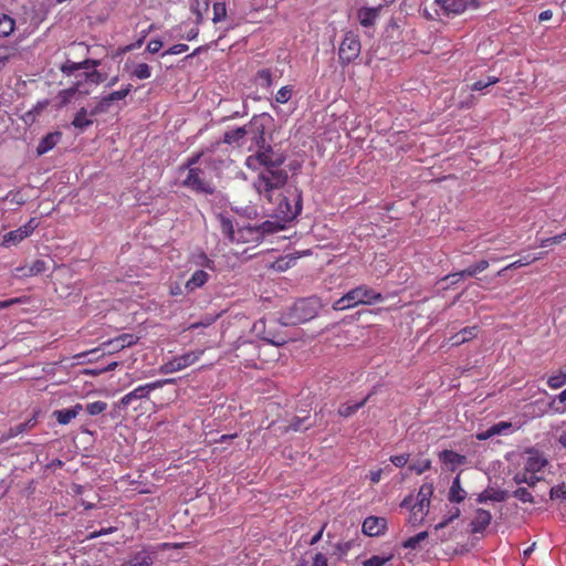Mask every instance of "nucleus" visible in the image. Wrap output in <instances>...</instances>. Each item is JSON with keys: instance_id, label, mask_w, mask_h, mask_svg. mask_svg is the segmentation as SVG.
<instances>
[{"instance_id": "obj_1", "label": "nucleus", "mask_w": 566, "mask_h": 566, "mask_svg": "<svg viewBox=\"0 0 566 566\" xmlns=\"http://www.w3.org/2000/svg\"><path fill=\"white\" fill-rule=\"evenodd\" d=\"M285 155L275 151L271 146L259 149L245 160V166L258 176L253 180V188L262 200L273 203V196L282 190L289 179V174L282 168L285 163Z\"/></svg>"}, {"instance_id": "obj_2", "label": "nucleus", "mask_w": 566, "mask_h": 566, "mask_svg": "<svg viewBox=\"0 0 566 566\" xmlns=\"http://www.w3.org/2000/svg\"><path fill=\"white\" fill-rule=\"evenodd\" d=\"M222 163L221 158L213 156L209 150L192 154L179 166V171H186L181 186L196 193L212 195L214 186L210 171L218 170Z\"/></svg>"}, {"instance_id": "obj_3", "label": "nucleus", "mask_w": 566, "mask_h": 566, "mask_svg": "<svg viewBox=\"0 0 566 566\" xmlns=\"http://www.w3.org/2000/svg\"><path fill=\"white\" fill-rule=\"evenodd\" d=\"M384 301L381 293L375 291L368 285L361 284L344 294L333 303V310L344 311L357 305H373Z\"/></svg>"}, {"instance_id": "obj_4", "label": "nucleus", "mask_w": 566, "mask_h": 566, "mask_svg": "<svg viewBox=\"0 0 566 566\" xmlns=\"http://www.w3.org/2000/svg\"><path fill=\"white\" fill-rule=\"evenodd\" d=\"M281 191L273 196V199H280L273 213L275 218L286 223L294 220L302 211V191L296 187L287 189L285 195H282Z\"/></svg>"}, {"instance_id": "obj_5", "label": "nucleus", "mask_w": 566, "mask_h": 566, "mask_svg": "<svg viewBox=\"0 0 566 566\" xmlns=\"http://www.w3.org/2000/svg\"><path fill=\"white\" fill-rule=\"evenodd\" d=\"M433 484L423 483L417 494V501L411 505V497L401 502V507H410L409 523L413 526L421 524L428 514L430 500L433 494Z\"/></svg>"}, {"instance_id": "obj_6", "label": "nucleus", "mask_w": 566, "mask_h": 566, "mask_svg": "<svg viewBox=\"0 0 566 566\" xmlns=\"http://www.w3.org/2000/svg\"><path fill=\"white\" fill-rule=\"evenodd\" d=\"M432 14L428 9L423 10V15L429 20H436L441 15L451 17L463 13L467 9H476L478 0H434Z\"/></svg>"}, {"instance_id": "obj_7", "label": "nucleus", "mask_w": 566, "mask_h": 566, "mask_svg": "<svg viewBox=\"0 0 566 566\" xmlns=\"http://www.w3.org/2000/svg\"><path fill=\"white\" fill-rule=\"evenodd\" d=\"M81 76L82 78L77 80L71 87L62 91L64 102H67L75 94L88 95L92 85H98L105 80V76L96 70L85 72Z\"/></svg>"}, {"instance_id": "obj_8", "label": "nucleus", "mask_w": 566, "mask_h": 566, "mask_svg": "<svg viewBox=\"0 0 566 566\" xmlns=\"http://www.w3.org/2000/svg\"><path fill=\"white\" fill-rule=\"evenodd\" d=\"M361 52V43L358 34L348 31L342 40L338 48V60L342 66H346L354 62Z\"/></svg>"}, {"instance_id": "obj_9", "label": "nucleus", "mask_w": 566, "mask_h": 566, "mask_svg": "<svg viewBox=\"0 0 566 566\" xmlns=\"http://www.w3.org/2000/svg\"><path fill=\"white\" fill-rule=\"evenodd\" d=\"M174 379H159L154 382H148L142 386H138L134 390L129 391L128 394L124 395L120 398V405L124 407L129 406L134 400L147 398L148 395L157 389L163 387L166 384H172Z\"/></svg>"}, {"instance_id": "obj_10", "label": "nucleus", "mask_w": 566, "mask_h": 566, "mask_svg": "<svg viewBox=\"0 0 566 566\" xmlns=\"http://www.w3.org/2000/svg\"><path fill=\"white\" fill-rule=\"evenodd\" d=\"M292 313L293 324L307 322L316 316L315 302L308 298L300 300L294 304Z\"/></svg>"}, {"instance_id": "obj_11", "label": "nucleus", "mask_w": 566, "mask_h": 566, "mask_svg": "<svg viewBox=\"0 0 566 566\" xmlns=\"http://www.w3.org/2000/svg\"><path fill=\"white\" fill-rule=\"evenodd\" d=\"M155 555L156 551L153 547H144L142 551L132 555L122 566H151Z\"/></svg>"}, {"instance_id": "obj_12", "label": "nucleus", "mask_w": 566, "mask_h": 566, "mask_svg": "<svg viewBox=\"0 0 566 566\" xmlns=\"http://www.w3.org/2000/svg\"><path fill=\"white\" fill-rule=\"evenodd\" d=\"M387 528V520L385 517L368 516L363 522V533L368 536H379Z\"/></svg>"}, {"instance_id": "obj_13", "label": "nucleus", "mask_w": 566, "mask_h": 566, "mask_svg": "<svg viewBox=\"0 0 566 566\" xmlns=\"http://www.w3.org/2000/svg\"><path fill=\"white\" fill-rule=\"evenodd\" d=\"M440 462L447 467L448 470L454 471L458 467L467 463V457L452 450H442L438 453Z\"/></svg>"}, {"instance_id": "obj_14", "label": "nucleus", "mask_w": 566, "mask_h": 566, "mask_svg": "<svg viewBox=\"0 0 566 566\" xmlns=\"http://www.w3.org/2000/svg\"><path fill=\"white\" fill-rule=\"evenodd\" d=\"M211 279L210 271H206L203 269H197L189 280L185 284V289L188 293H192L201 287H203L208 281Z\"/></svg>"}, {"instance_id": "obj_15", "label": "nucleus", "mask_w": 566, "mask_h": 566, "mask_svg": "<svg viewBox=\"0 0 566 566\" xmlns=\"http://www.w3.org/2000/svg\"><path fill=\"white\" fill-rule=\"evenodd\" d=\"M528 457L524 463V469L532 474L536 475L547 464L546 459L537 451H528Z\"/></svg>"}, {"instance_id": "obj_16", "label": "nucleus", "mask_w": 566, "mask_h": 566, "mask_svg": "<svg viewBox=\"0 0 566 566\" xmlns=\"http://www.w3.org/2000/svg\"><path fill=\"white\" fill-rule=\"evenodd\" d=\"M62 138V133L56 130L46 134L39 143L36 147L38 156H42L52 150Z\"/></svg>"}, {"instance_id": "obj_17", "label": "nucleus", "mask_w": 566, "mask_h": 566, "mask_svg": "<svg viewBox=\"0 0 566 566\" xmlns=\"http://www.w3.org/2000/svg\"><path fill=\"white\" fill-rule=\"evenodd\" d=\"M478 332H479V327L476 325L464 327L460 332L452 335L449 338V343L451 346L462 345V344L475 338L478 335Z\"/></svg>"}, {"instance_id": "obj_18", "label": "nucleus", "mask_w": 566, "mask_h": 566, "mask_svg": "<svg viewBox=\"0 0 566 566\" xmlns=\"http://www.w3.org/2000/svg\"><path fill=\"white\" fill-rule=\"evenodd\" d=\"M380 7L379 8H368L363 7L357 11V18L359 23L365 27H373L379 17Z\"/></svg>"}, {"instance_id": "obj_19", "label": "nucleus", "mask_w": 566, "mask_h": 566, "mask_svg": "<svg viewBox=\"0 0 566 566\" xmlns=\"http://www.w3.org/2000/svg\"><path fill=\"white\" fill-rule=\"evenodd\" d=\"M492 515L490 511L484 509H479L475 512L474 518L472 520V531L474 533L483 532L491 523Z\"/></svg>"}, {"instance_id": "obj_20", "label": "nucleus", "mask_w": 566, "mask_h": 566, "mask_svg": "<svg viewBox=\"0 0 566 566\" xmlns=\"http://www.w3.org/2000/svg\"><path fill=\"white\" fill-rule=\"evenodd\" d=\"M489 266H490V261H489V260L483 259V260H480V261H479V262H476L475 264L470 265V266H468L467 269H464V270H462V271H460V272H457V273H452V274H448V275H446V279L455 277V276H460V277H464V276L473 277V276H475L478 273L485 271Z\"/></svg>"}, {"instance_id": "obj_21", "label": "nucleus", "mask_w": 566, "mask_h": 566, "mask_svg": "<svg viewBox=\"0 0 566 566\" xmlns=\"http://www.w3.org/2000/svg\"><path fill=\"white\" fill-rule=\"evenodd\" d=\"M48 270L46 262L42 259H36L30 266H19L15 269L17 273L21 276L39 275Z\"/></svg>"}, {"instance_id": "obj_22", "label": "nucleus", "mask_w": 566, "mask_h": 566, "mask_svg": "<svg viewBox=\"0 0 566 566\" xmlns=\"http://www.w3.org/2000/svg\"><path fill=\"white\" fill-rule=\"evenodd\" d=\"M210 0H191L190 10L196 15V24L200 25L205 21V15L209 11Z\"/></svg>"}, {"instance_id": "obj_23", "label": "nucleus", "mask_w": 566, "mask_h": 566, "mask_svg": "<svg viewBox=\"0 0 566 566\" xmlns=\"http://www.w3.org/2000/svg\"><path fill=\"white\" fill-rule=\"evenodd\" d=\"M191 263H193L199 269L210 271L211 273L216 272L217 270L216 262L203 251L195 253L191 258Z\"/></svg>"}, {"instance_id": "obj_24", "label": "nucleus", "mask_w": 566, "mask_h": 566, "mask_svg": "<svg viewBox=\"0 0 566 566\" xmlns=\"http://www.w3.org/2000/svg\"><path fill=\"white\" fill-rule=\"evenodd\" d=\"M467 492L461 486L460 474H458L450 486L448 499L452 503H461L465 500Z\"/></svg>"}, {"instance_id": "obj_25", "label": "nucleus", "mask_w": 566, "mask_h": 566, "mask_svg": "<svg viewBox=\"0 0 566 566\" xmlns=\"http://www.w3.org/2000/svg\"><path fill=\"white\" fill-rule=\"evenodd\" d=\"M82 409V405L76 403L73 408L54 411V417L60 424H67L78 415Z\"/></svg>"}, {"instance_id": "obj_26", "label": "nucleus", "mask_w": 566, "mask_h": 566, "mask_svg": "<svg viewBox=\"0 0 566 566\" xmlns=\"http://www.w3.org/2000/svg\"><path fill=\"white\" fill-rule=\"evenodd\" d=\"M72 125L80 130H84L92 126L93 119L90 116V112L85 107H81L75 114Z\"/></svg>"}, {"instance_id": "obj_27", "label": "nucleus", "mask_w": 566, "mask_h": 566, "mask_svg": "<svg viewBox=\"0 0 566 566\" xmlns=\"http://www.w3.org/2000/svg\"><path fill=\"white\" fill-rule=\"evenodd\" d=\"M248 134V128L245 126L238 127L235 129L227 130L223 135V142L226 144L232 145L235 144L240 146L242 144V139Z\"/></svg>"}, {"instance_id": "obj_28", "label": "nucleus", "mask_w": 566, "mask_h": 566, "mask_svg": "<svg viewBox=\"0 0 566 566\" xmlns=\"http://www.w3.org/2000/svg\"><path fill=\"white\" fill-rule=\"evenodd\" d=\"M101 349L103 350V355H105V354L113 355L115 353L123 350L124 348L120 346L119 342L115 337L113 339L104 342L101 345V348H94V349L85 353L84 355H95Z\"/></svg>"}, {"instance_id": "obj_29", "label": "nucleus", "mask_w": 566, "mask_h": 566, "mask_svg": "<svg viewBox=\"0 0 566 566\" xmlns=\"http://www.w3.org/2000/svg\"><path fill=\"white\" fill-rule=\"evenodd\" d=\"M543 254L544 253H539L538 255L536 256H533L531 258L530 255L523 258V259H518L510 264H507L506 266L502 268L501 270L497 271L496 275L497 276H502L504 275V273L507 271V270H514V269H518V268H522V266H525V265H528L539 259L543 258Z\"/></svg>"}, {"instance_id": "obj_30", "label": "nucleus", "mask_w": 566, "mask_h": 566, "mask_svg": "<svg viewBox=\"0 0 566 566\" xmlns=\"http://www.w3.org/2000/svg\"><path fill=\"white\" fill-rule=\"evenodd\" d=\"M370 397L371 394L367 395L361 401L354 405L343 403L342 406H339L337 410L338 415L343 418H348L353 416L367 403Z\"/></svg>"}, {"instance_id": "obj_31", "label": "nucleus", "mask_w": 566, "mask_h": 566, "mask_svg": "<svg viewBox=\"0 0 566 566\" xmlns=\"http://www.w3.org/2000/svg\"><path fill=\"white\" fill-rule=\"evenodd\" d=\"M507 497V492L504 490H491V491H484L481 493L478 497V501L480 503L485 501H493V502H503Z\"/></svg>"}, {"instance_id": "obj_32", "label": "nucleus", "mask_w": 566, "mask_h": 566, "mask_svg": "<svg viewBox=\"0 0 566 566\" xmlns=\"http://www.w3.org/2000/svg\"><path fill=\"white\" fill-rule=\"evenodd\" d=\"M14 28V20L6 13H0V38H7L12 34Z\"/></svg>"}, {"instance_id": "obj_33", "label": "nucleus", "mask_w": 566, "mask_h": 566, "mask_svg": "<svg viewBox=\"0 0 566 566\" xmlns=\"http://www.w3.org/2000/svg\"><path fill=\"white\" fill-rule=\"evenodd\" d=\"M284 228H285V222H283L281 219H277V218L274 221L266 220L259 226V230L263 234L275 233V232H279L280 230H283Z\"/></svg>"}, {"instance_id": "obj_34", "label": "nucleus", "mask_w": 566, "mask_h": 566, "mask_svg": "<svg viewBox=\"0 0 566 566\" xmlns=\"http://www.w3.org/2000/svg\"><path fill=\"white\" fill-rule=\"evenodd\" d=\"M513 480L516 484L525 483L530 486H535L536 483L541 480V478L532 474L531 472L524 469L522 472H517L514 475Z\"/></svg>"}, {"instance_id": "obj_35", "label": "nucleus", "mask_w": 566, "mask_h": 566, "mask_svg": "<svg viewBox=\"0 0 566 566\" xmlns=\"http://www.w3.org/2000/svg\"><path fill=\"white\" fill-rule=\"evenodd\" d=\"M203 353H205L203 349H199L196 352L185 353L180 356H177V358H178V361L180 363V366L182 367V369H185L186 367L195 364L203 355Z\"/></svg>"}, {"instance_id": "obj_36", "label": "nucleus", "mask_w": 566, "mask_h": 566, "mask_svg": "<svg viewBox=\"0 0 566 566\" xmlns=\"http://www.w3.org/2000/svg\"><path fill=\"white\" fill-rule=\"evenodd\" d=\"M111 106H112V102L108 99L107 95H105V96L101 97V99L90 111V116L95 117L97 115L108 113Z\"/></svg>"}, {"instance_id": "obj_37", "label": "nucleus", "mask_w": 566, "mask_h": 566, "mask_svg": "<svg viewBox=\"0 0 566 566\" xmlns=\"http://www.w3.org/2000/svg\"><path fill=\"white\" fill-rule=\"evenodd\" d=\"M307 419H308V417H303V418H301V417H294V418L291 420L290 424H289V426H286V427H284V429H283V431H282V432H283V433H286V432H289V431H295V432H297V431L307 430V429L312 426V424H310V423H308V424H306V426L304 424V422H305Z\"/></svg>"}, {"instance_id": "obj_38", "label": "nucleus", "mask_w": 566, "mask_h": 566, "mask_svg": "<svg viewBox=\"0 0 566 566\" xmlns=\"http://www.w3.org/2000/svg\"><path fill=\"white\" fill-rule=\"evenodd\" d=\"M35 424H36V419H35V417H32L31 419H29L28 421H25L23 423H19V424L11 427L9 430V437H17V436L32 429Z\"/></svg>"}, {"instance_id": "obj_39", "label": "nucleus", "mask_w": 566, "mask_h": 566, "mask_svg": "<svg viewBox=\"0 0 566 566\" xmlns=\"http://www.w3.org/2000/svg\"><path fill=\"white\" fill-rule=\"evenodd\" d=\"M132 76L138 80H147L151 76V69L147 63H138L134 66Z\"/></svg>"}, {"instance_id": "obj_40", "label": "nucleus", "mask_w": 566, "mask_h": 566, "mask_svg": "<svg viewBox=\"0 0 566 566\" xmlns=\"http://www.w3.org/2000/svg\"><path fill=\"white\" fill-rule=\"evenodd\" d=\"M49 99L38 102L32 109L25 113L24 120L28 122L30 119L31 122H34L35 117L39 116L49 106Z\"/></svg>"}, {"instance_id": "obj_41", "label": "nucleus", "mask_w": 566, "mask_h": 566, "mask_svg": "<svg viewBox=\"0 0 566 566\" xmlns=\"http://www.w3.org/2000/svg\"><path fill=\"white\" fill-rule=\"evenodd\" d=\"M212 9H213L212 22L214 24L226 20L227 6L224 2H214L212 6Z\"/></svg>"}, {"instance_id": "obj_42", "label": "nucleus", "mask_w": 566, "mask_h": 566, "mask_svg": "<svg viewBox=\"0 0 566 566\" xmlns=\"http://www.w3.org/2000/svg\"><path fill=\"white\" fill-rule=\"evenodd\" d=\"M24 239L25 237L23 235L22 231L18 228L15 230L9 231L3 235V244H18Z\"/></svg>"}, {"instance_id": "obj_43", "label": "nucleus", "mask_w": 566, "mask_h": 566, "mask_svg": "<svg viewBox=\"0 0 566 566\" xmlns=\"http://www.w3.org/2000/svg\"><path fill=\"white\" fill-rule=\"evenodd\" d=\"M429 536V533L427 531L420 532L415 536L409 537L402 543V546L405 548L415 549L420 542L426 539Z\"/></svg>"}, {"instance_id": "obj_44", "label": "nucleus", "mask_w": 566, "mask_h": 566, "mask_svg": "<svg viewBox=\"0 0 566 566\" xmlns=\"http://www.w3.org/2000/svg\"><path fill=\"white\" fill-rule=\"evenodd\" d=\"M132 88H133V85L127 84L124 87H122L120 90L114 91V92L107 94V97L113 104L114 102L122 101V99L126 98L127 95L132 92Z\"/></svg>"}, {"instance_id": "obj_45", "label": "nucleus", "mask_w": 566, "mask_h": 566, "mask_svg": "<svg viewBox=\"0 0 566 566\" xmlns=\"http://www.w3.org/2000/svg\"><path fill=\"white\" fill-rule=\"evenodd\" d=\"M292 94H293L292 85L283 86L276 92L275 102H277L280 104H285L291 99Z\"/></svg>"}, {"instance_id": "obj_46", "label": "nucleus", "mask_w": 566, "mask_h": 566, "mask_svg": "<svg viewBox=\"0 0 566 566\" xmlns=\"http://www.w3.org/2000/svg\"><path fill=\"white\" fill-rule=\"evenodd\" d=\"M547 385L552 389L562 388L566 385V373L559 371L557 375H553L547 379Z\"/></svg>"}, {"instance_id": "obj_47", "label": "nucleus", "mask_w": 566, "mask_h": 566, "mask_svg": "<svg viewBox=\"0 0 566 566\" xmlns=\"http://www.w3.org/2000/svg\"><path fill=\"white\" fill-rule=\"evenodd\" d=\"M256 81L262 87H270L272 85V73L269 69H262L256 73Z\"/></svg>"}, {"instance_id": "obj_48", "label": "nucleus", "mask_w": 566, "mask_h": 566, "mask_svg": "<svg viewBox=\"0 0 566 566\" xmlns=\"http://www.w3.org/2000/svg\"><path fill=\"white\" fill-rule=\"evenodd\" d=\"M106 408H107V403L105 401L97 400V401L87 403L85 407V410L91 416H97V415L104 412L106 410Z\"/></svg>"}, {"instance_id": "obj_49", "label": "nucleus", "mask_w": 566, "mask_h": 566, "mask_svg": "<svg viewBox=\"0 0 566 566\" xmlns=\"http://www.w3.org/2000/svg\"><path fill=\"white\" fill-rule=\"evenodd\" d=\"M221 231L230 240L234 241V229L233 223L230 219L221 217Z\"/></svg>"}, {"instance_id": "obj_50", "label": "nucleus", "mask_w": 566, "mask_h": 566, "mask_svg": "<svg viewBox=\"0 0 566 566\" xmlns=\"http://www.w3.org/2000/svg\"><path fill=\"white\" fill-rule=\"evenodd\" d=\"M179 370H182V367L180 366L177 356L168 360L160 367V373L163 374H171Z\"/></svg>"}, {"instance_id": "obj_51", "label": "nucleus", "mask_w": 566, "mask_h": 566, "mask_svg": "<svg viewBox=\"0 0 566 566\" xmlns=\"http://www.w3.org/2000/svg\"><path fill=\"white\" fill-rule=\"evenodd\" d=\"M513 496L523 503H534L532 493L526 488H518L513 492Z\"/></svg>"}, {"instance_id": "obj_52", "label": "nucleus", "mask_w": 566, "mask_h": 566, "mask_svg": "<svg viewBox=\"0 0 566 566\" xmlns=\"http://www.w3.org/2000/svg\"><path fill=\"white\" fill-rule=\"evenodd\" d=\"M116 339L119 342V344L123 348H126V347H130V346L137 344L139 337L135 336L133 334L125 333V334L117 336Z\"/></svg>"}, {"instance_id": "obj_53", "label": "nucleus", "mask_w": 566, "mask_h": 566, "mask_svg": "<svg viewBox=\"0 0 566 566\" xmlns=\"http://www.w3.org/2000/svg\"><path fill=\"white\" fill-rule=\"evenodd\" d=\"M39 227V221L36 218H31L25 224L21 226L19 229L22 231L25 238L30 237L33 231Z\"/></svg>"}, {"instance_id": "obj_54", "label": "nucleus", "mask_w": 566, "mask_h": 566, "mask_svg": "<svg viewBox=\"0 0 566 566\" xmlns=\"http://www.w3.org/2000/svg\"><path fill=\"white\" fill-rule=\"evenodd\" d=\"M511 428H512L511 422L501 421L491 427V434H493V436L503 434V433H506Z\"/></svg>"}, {"instance_id": "obj_55", "label": "nucleus", "mask_w": 566, "mask_h": 566, "mask_svg": "<svg viewBox=\"0 0 566 566\" xmlns=\"http://www.w3.org/2000/svg\"><path fill=\"white\" fill-rule=\"evenodd\" d=\"M564 240H566V230L557 235L541 240L539 245L545 248L552 244H558Z\"/></svg>"}, {"instance_id": "obj_56", "label": "nucleus", "mask_w": 566, "mask_h": 566, "mask_svg": "<svg viewBox=\"0 0 566 566\" xmlns=\"http://www.w3.org/2000/svg\"><path fill=\"white\" fill-rule=\"evenodd\" d=\"M430 467H431V461L427 459L421 462L410 464L409 470L412 472H416L417 474H422L423 472L429 470Z\"/></svg>"}, {"instance_id": "obj_57", "label": "nucleus", "mask_w": 566, "mask_h": 566, "mask_svg": "<svg viewBox=\"0 0 566 566\" xmlns=\"http://www.w3.org/2000/svg\"><path fill=\"white\" fill-rule=\"evenodd\" d=\"M390 558H391V556L381 557V556L374 555L370 558L366 559L363 563V566H384Z\"/></svg>"}, {"instance_id": "obj_58", "label": "nucleus", "mask_w": 566, "mask_h": 566, "mask_svg": "<svg viewBox=\"0 0 566 566\" xmlns=\"http://www.w3.org/2000/svg\"><path fill=\"white\" fill-rule=\"evenodd\" d=\"M78 70H82V64L81 63H76V62H73V61H70L67 60L62 66H61V71L66 74V75H71L73 74L75 71H78Z\"/></svg>"}, {"instance_id": "obj_59", "label": "nucleus", "mask_w": 566, "mask_h": 566, "mask_svg": "<svg viewBox=\"0 0 566 566\" xmlns=\"http://www.w3.org/2000/svg\"><path fill=\"white\" fill-rule=\"evenodd\" d=\"M189 49V46L187 44H184V43H178V44H175L172 46H170L168 50H166L164 53H163V56L164 55H177V54H181L184 52H187Z\"/></svg>"}, {"instance_id": "obj_60", "label": "nucleus", "mask_w": 566, "mask_h": 566, "mask_svg": "<svg viewBox=\"0 0 566 566\" xmlns=\"http://www.w3.org/2000/svg\"><path fill=\"white\" fill-rule=\"evenodd\" d=\"M409 457L410 455L408 453L391 455L390 462L397 468H402L408 463Z\"/></svg>"}, {"instance_id": "obj_61", "label": "nucleus", "mask_w": 566, "mask_h": 566, "mask_svg": "<svg viewBox=\"0 0 566 566\" xmlns=\"http://www.w3.org/2000/svg\"><path fill=\"white\" fill-rule=\"evenodd\" d=\"M551 499H566V485L560 484L551 489Z\"/></svg>"}, {"instance_id": "obj_62", "label": "nucleus", "mask_w": 566, "mask_h": 566, "mask_svg": "<svg viewBox=\"0 0 566 566\" xmlns=\"http://www.w3.org/2000/svg\"><path fill=\"white\" fill-rule=\"evenodd\" d=\"M459 515H460V510L458 507H455L454 512L449 517L444 518L442 522L438 523L434 526V531L438 532L439 530L446 527L450 522H452Z\"/></svg>"}, {"instance_id": "obj_63", "label": "nucleus", "mask_w": 566, "mask_h": 566, "mask_svg": "<svg viewBox=\"0 0 566 566\" xmlns=\"http://www.w3.org/2000/svg\"><path fill=\"white\" fill-rule=\"evenodd\" d=\"M163 48V41L159 39H153L147 44V52L155 54Z\"/></svg>"}, {"instance_id": "obj_64", "label": "nucleus", "mask_w": 566, "mask_h": 566, "mask_svg": "<svg viewBox=\"0 0 566 566\" xmlns=\"http://www.w3.org/2000/svg\"><path fill=\"white\" fill-rule=\"evenodd\" d=\"M312 566H328L326 556L322 553H317L313 559Z\"/></svg>"}]
</instances>
